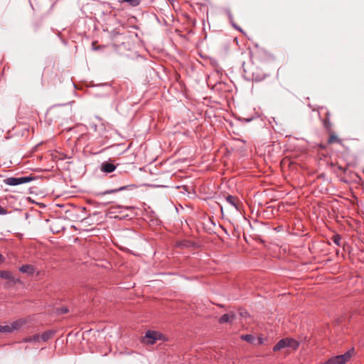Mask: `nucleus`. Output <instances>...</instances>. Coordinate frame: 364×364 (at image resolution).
I'll list each match as a JSON object with an SVG mask.
<instances>
[{
  "mask_svg": "<svg viewBox=\"0 0 364 364\" xmlns=\"http://www.w3.org/2000/svg\"><path fill=\"white\" fill-rule=\"evenodd\" d=\"M332 240L336 245L341 246V237L339 235L336 234L333 235Z\"/></svg>",
  "mask_w": 364,
  "mask_h": 364,
  "instance_id": "f3484780",
  "label": "nucleus"
},
{
  "mask_svg": "<svg viewBox=\"0 0 364 364\" xmlns=\"http://www.w3.org/2000/svg\"><path fill=\"white\" fill-rule=\"evenodd\" d=\"M226 201L233 207H235L237 210H238V205H239V200L237 198L232 196H228L226 197Z\"/></svg>",
  "mask_w": 364,
  "mask_h": 364,
  "instance_id": "9d476101",
  "label": "nucleus"
},
{
  "mask_svg": "<svg viewBox=\"0 0 364 364\" xmlns=\"http://www.w3.org/2000/svg\"><path fill=\"white\" fill-rule=\"evenodd\" d=\"M19 271L28 275H32L35 272L36 268L32 264H24L19 268Z\"/></svg>",
  "mask_w": 364,
  "mask_h": 364,
  "instance_id": "423d86ee",
  "label": "nucleus"
},
{
  "mask_svg": "<svg viewBox=\"0 0 364 364\" xmlns=\"http://www.w3.org/2000/svg\"><path fill=\"white\" fill-rule=\"evenodd\" d=\"M26 323V320L23 318L18 319L10 324L11 331L18 330Z\"/></svg>",
  "mask_w": 364,
  "mask_h": 364,
  "instance_id": "0eeeda50",
  "label": "nucleus"
},
{
  "mask_svg": "<svg viewBox=\"0 0 364 364\" xmlns=\"http://www.w3.org/2000/svg\"><path fill=\"white\" fill-rule=\"evenodd\" d=\"M287 348L285 338L280 340L273 348L274 351L280 350L282 348Z\"/></svg>",
  "mask_w": 364,
  "mask_h": 364,
  "instance_id": "f8f14e48",
  "label": "nucleus"
},
{
  "mask_svg": "<svg viewBox=\"0 0 364 364\" xmlns=\"http://www.w3.org/2000/svg\"><path fill=\"white\" fill-rule=\"evenodd\" d=\"M168 2L172 3L174 0H167Z\"/></svg>",
  "mask_w": 364,
  "mask_h": 364,
  "instance_id": "5701e85b",
  "label": "nucleus"
},
{
  "mask_svg": "<svg viewBox=\"0 0 364 364\" xmlns=\"http://www.w3.org/2000/svg\"><path fill=\"white\" fill-rule=\"evenodd\" d=\"M235 318V314L233 312H230L223 315L220 319L219 322L220 323H232Z\"/></svg>",
  "mask_w": 364,
  "mask_h": 364,
  "instance_id": "39448f33",
  "label": "nucleus"
},
{
  "mask_svg": "<svg viewBox=\"0 0 364 364\" xmlns=\"http://www.w3.org/2000/svg\"><path fill=\"white\" fill-rule=\"evenodd\" d=\"M333 143L342 144V141L335 134L331 133L328 139V144H333Z\"/></svg>",
  "mask_w": 364,
  "mask_h": 364,
  "instance_id": "9b49d317",
  "label": "nucleus"
},
{
  "mask_svg": "<svg viewBox=\"0 0 364 364\" xmlns=\"http://www.w3.org/2000/svg\"><path fill=\"white\" fill-rule=\"evenodd\" d=\"M26 342H38L40 341V335L36 334L32 336L27 337L25 338Z\"/></svg>",
  "mask_w": 364,
  "mask_h": 364,
  "instance_id": "2eb2a0df",
  "label": "nucleus"
},
{
  "mask_svg": "<svg viewBox=\"0 0 364 364\" xmlns=\"http://www.w3.org/2000/svg\"><path fill=\"white\" fill-rule=\"evenodd\" d=\"M252 338H253L252 336L250 335V334L244 335L242 336V339H243L244 341H246L247 342H251Z\"/></svg>",
  "mask_w": 364,
  "mask_h": 364,
  "instance_id": "6ab92c4d",
  "label": "nucleus"
},
{
  "mask_svg": "<svg viewBox=\"0 0 364 364\" xmlns=\"http://www.w3.org/2000/svg\"><path fill=\"white\" fill-rule=\"evenodd\" d=\"M134 185H132V186H122V187H119V188L107 190V191H105V192L103 193V194H111V193H117V192H119V191H123V190H126V189H127L129 187H134Z\"/></svg>",
  "mask_w": 364,
  "mask_h": 364,
  "instance_id": "4468645a",
  "label": "nucleus"
},
{
  "mask_svg": "<svg viewBox=\"0 0 364 364\" xmlns=\"http://www.w3.org/2000/svg\"><path fill=\"white\" fill-rule=\"evenodd\" d=\"M163 335L159 331L148 330L142 338V343L146 345H153L157 341L161 340Z\"/></svg>",
  "mask_w": 364,
  "mask_h": 364,
  "instance_id": "f257e3e1",
  "label": "nucleus"
},
{
  "mask_svg": "<svg viewBox=\"0 0 364 364\" xmlns=\"http://www.w3.org/2000/svg\"><path fill=\"white\" fill-rule=\"evenodd\" d=\"M122 1L129 4L132 6H136L139 4V0H122Z\"/></svg>",
  "mask_w": 364,
  "mask_h": 364,
  "instance_id": "a211bd4d",
  "label": "nucleus"
},
{
  "mask_svg": "<svg viewBox=\"0 0 364 364\" xmlns=\"http://www.w3.org/2000/svg\"><path fill=\"white\" fill-rule=\"evenodd\" d=\"M351 356V351H347L343 355H336L329 358L323 364H345L350 360Z\"/></svg>",
  "mask_w": 364,
  "mask_h": 364,
  "instance_id": "f03ea898",
  "label": "nucleus"
},
{
  "mask_svg": "<svg viewBox=\"0 0 364 364\" xmlns=\"http://www.w3.org/2000/svg\"><path fill=\"white\" fill-rule=\"evenodd\" d=\"M265 77V75H262V76L257 75L255 74H253V78L255 81H261L264 80Z\"/></svg>",
  "mask_w": 364,
  "mask_h": 364,
  "instance_id": "aec40b11",
  "label": "nucleus"
},
{
  "mask_svg": "<svg viewBox=\"0 0 364 364\" xmlns=\"http://www.w3.org/2000/svg\"><path fill=\"white\" fill-rule=\"evenodd\" d=\"M285 341L287 348H290L293 350L297 349L299 346V343L293 338H285Z\"/></svg>",
  "mask_w": 364,
  "mask_h": 364,
  "instance_id": "6e6552de",
  "label": "nucleus"
},
{
  "mask_svg": "<svg viewBox=\"0 0 364 364\" xmlns=\"http://www.w3.org/2000/svg\"><path fill=\"white\" fill-rule=\"evenodd\" d=\"M0 332L1 333H11L10 325H0Z\"/></svg>",
  "mask_w": 364,
  "mask_h": 364,
  "instance_id": "dca6fc26",
  "label": "nucleus"
},
{
  "mask_svg": "<svg viewBox=\"0 0 364 364\" xmlns=\"http://www.w3.org/2000/svg\"><path fill=\"white\" fill-rule=\"evenodd\" d=\"M116 168V166L113 164L105 163L102 164L101 170L105 173H112Z\"/></svg>",
  "mask_w": 364,
  "mask_h": 364,
  "instance_id": "1a4fd4ad",
  "label": "nucleus"
},
{
  "mask_svg": "<svg viewBox=\"0 0 364 364\" xmlns=\"http://www.w3.org/2000/svg\"><path fill=\"white\" fill-rule=\"evenodd\" d=\"M32 178L28 176H23L19 178L9 177L4 180V183L8 186H17L30 182Z\"/></svg>",
  "mask_w": 364,
  "mask_h": 364,
  "instance_id": "7ed1b4c3",
  "label": "nucleus"
},
{
  "mask_svg": "<svg viewBox=\"0 0 364 364\" xmlns=\"http://www.w3.org/2000/svg\"><path fill=\"white\" fill-rule=\"evenodd\" d=\"M4 257H3V255L1 254H0V262H4Z\"/></svg>",
  "mask_w": 364,
  "mask_h": 364,
  "instance_id": "4be33fe9",
  "label": "nucleus"
},
{
  "mask_svg": "<svg viewBox=\"0 0 364 364\" xmlns=\"http://www.w3.org/2000/svg\"><path fill=\"white\" fill-rule=\"evenodd\" d=\"M0 277L4 279L9 280L14 284L19 283L20 280L15 278L12 273L9 271L0 270Z\"/></svg>",
  "mask_w": 364,
  "mask_h": 364,
  "instance_id": "20e7f679",
  "label": "nucleus"
},
{
  "mask_svg": "<svg viewBox=\"0 0 364 364\" xmlns=\"http://www.w3.org/2000/svg\"><path fill=\"white\" fill-rule=\"evenodd\" d=\"M7 213V210L0 205V215H6Z\"/></svg>",
  "mask_w": 364,
  "mask_h": 364,
  "instance_id": "412c9836",
  "label": "nucleus"
},
{
  "mask_svg": "<svg viewBox=\"0 0 364 364\" xmlns=\"http://www.w3.org/2000/svg\"><path fill=\"white\" fill-rule=\"evenodd\" d=\"M53 331H46L43 333H42L41 335H40V341L41 340L43 341H47L48 340L51 338L53 337Z\"/></svg>",
  "mask_w": 364,
  "mask_h": 364,
  "instance_id": "ddd939ff",
  "label": "nucleus"
},
{
  "mask_svg": "<svg viewBox=\"0 0 364 364\" xmlns=\"http://www.w3.org/2000/svg\"><path fill=\"white\" fill-rule=\"evenodd\" d=\"M363 173H364V168H363Z\"/></svg>",
  "mask_w": 364,
  "mask_h": 364,
  "instance_id": "b1692460",
  "label": "nucleus"
}]
</instances>
